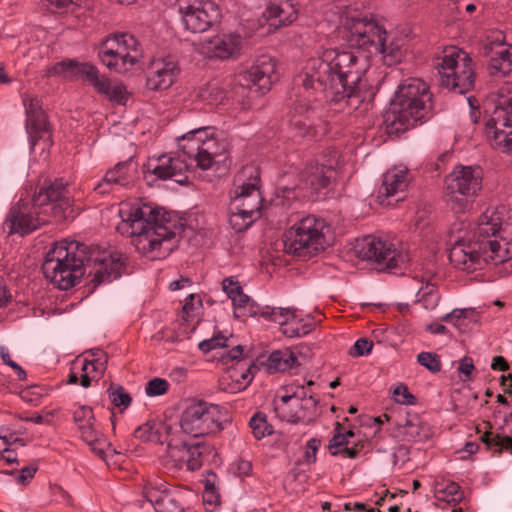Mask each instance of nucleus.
<instances>
[{"instance_id": "obj_41", "label": "nucleus", "mask_w": 512, "mask_h": 512, "mask_svg": "<svg viewBox=\"0 0 512 512\" xmlns=\"http://www.w3.org/2000/svg\"><path fill=\"white\" fill-rule=\"evenodd\" d=\"M231 301L236 318L252 317L258 314V306L244 292L237 297H232Z\"/></svg>"}, {"instance_id": "obj_24", "label": "nucleus", "mask_w": 512, "mask_h": 512, "mask_svg": "<svg viewBox=\"0 0 512 512\" xmlns=\"http://www.w3.org/2000/svg\"><path fill=\"white\" fill-rule=\"evenodd\" d=\"M21 98L25 108V127L29 134L31 148L34 149L40 139L44 140L45 146H50L52 144L50 125L42 109L41 100L27 92L23 93Z\"/></svg>"}, {"instance_id": "obj_5", "label": "nucleus", "mask_w": 512, "mask_h": 512, "mask_svg": "<svg viewBox=\"0 0 512 512\" xmlns=\"http://www.w3.org/2000/svg\"><path fill=\"white\" fill-rule=\"evenodd\" d=\"M450 242V262L457 269L468 273L481 269L489 262L498 265L512 259V237L501 240H476L471 233H466L453 225Z\"/></svg>"}, {"instance_id": "obj_56", "label": "nucleus", "mask_w": 512, "mask_h": 512, "mask_svg": "<svg viewBox=\"0 0 512 512\" xmlns=\"http://www.w3.org/2000/svg\"><path fill=\"white\" fill-rule=\"evenodd\" d=\"M394 396L396 397V401L401 404H412L415 399L405 385H399L396 387L394 390Z\"/></svg>"}, {"instance_id": "obj_47", "label": "nucleus", "mask_w": 512, "mask_h": 512, "mask_svg": "<svg viewBox=\"0 0 512 512\" xmlns=\"http://www.w3.org/2000/svg\"><path fill=\"white\" fill-rule=\"evenodd\" d=\"M417 361L421 366H424L432 373H437L441 370L439 356L435 353L421 352L417 355Z\"/></svg>"}, {"instance_id": "obj_53", "label": "nucleus", "mask_w": 512, "mask_h": 512, "mask_svg": "<svg viewBox=\"0 0 512 512\" xmlns=\"http://www.w3.org/2000/svg\"><path fill=\"white\" fill-rule=\"evenodd\" d=\"M0 357L6 365L10 366L15 370L19 380L26 379V372L15 361L11 359L9 350L5 346H0Z\"/></svg>"}, {"instance_id": "obj_17", "label": "nucleus", "mask_w": 512, "mask_h": 512, "mask_svg": "<svg viewBox=\"0 0 512 512\" xmlns=\"http://www.w3.org/2000/svg\"><path fill=\"white\" fill-rule=\"evenodd\" d=\"M359 257L373 261L380 271H393L404 268L409 262L407 252L398 249L393 243L372 235L364 237L357 245Z\"/></svg>"}, {"instance_id": "obj_2", "label": "nucleus", "mask_w": 512, "mask_h": 512, "mask_svg": "<svg viewBox=\"0 0 512 512\" xmlns=\"http://www.w3.org/2000/svg\"><path fill=\"white\" fill-rule=\"evenodd\" d=\"M124 263L118 253H90L85 244L59 241L46 253L42 263L45 278L61 290H68L87 274L94 286L121 276Z\"/></svg>"}, {"instance_id": "obj_6", "label": "nucleus", "mask_w": 512, "mask_h": 512, "mask_svg": "<svg viewBox=\"0 0 512 512\" xmlns=\"http://www.w3.org/2000/svg\"><path fill=\"white\" fill-rule=\"evenodd\" d=\"M432 95L428 85L418 78L401 83L385 113L389 133H402L428 118L432 111Z\"/></svg>"}, {"instance_id": "obj_62", "label": "nucleus", "mask_w": 512, "mask_h": 512, "mask_svg": "<svg viewBox=\"0 0 512 512\" xmlns=\"http://www.w3.org/2000/svg\"><path fill=\"white\" fill-rule=\"evenodd\" d=\"M512 419V413L509 415ZM496 445L499 446L500 449H506L510 451L512 454V437L511 436H497L495 439Z\"/></svg>"}, {"instance_id": "obj_19", "label": "nucleus", "mask_w": 512, "mask_h": 512, "mask_svg": "<svg viewBox=\"0 0 512 512\" xmlns=\"http://www.w3.org/2000/svg\"><path fill=\"white\" fill-rule=\"evenodd\" d=\"M338 164V152L336 150L325 151L300 172L299 185L318 193L327 188L336 178Z\"/></svg>"}, {"instance_id": "obj_22", "label": "nucleus", "mask_w": 512, "mask_h": 512, "mask_svg": "<svg viewBox=\"0 0 512 512\" xmlns=\"http://www.w3.org/2000/svg\"><path fill=\"white\" fill-rule=\"evenodd\" d=\"M33 199L46 217L51 215L54 218L63 219L72 212L71 196L62 181L55 180L42 187Z\"/></svg>"}, {"instance_id": "obj_48", "label": "nucleus", "mask_w": 512, "mask_h": 512, "mask_svg": "<svg viewBox=\"0 0 512 512\" xmlns=\"http://www.w3.org/2000/svg\"><path fill=\"white\" fill-rule=\"evenodd\" d=\"M109 399L116 407L127 408L131 404V397L122 386H117L115 389L112 386L108 389Z\"/></svg>"}, {"instance_id": "obj_57", "label": "nucleus", "mask_w": 512, "mask_h": 512, "mask_svg": "<svg viewBox=\"0 0 512 512\" xmlns=\"http://www.w3.org/2000/svg\"><path fill=\"white\" fill-rule=\"evenodd\" d=\"M194 300L195 296L190 294L186 299L185 303L182 308V319L186 322H189L193 320L196 317V314L194 313L195 307H194Z\"/></svg>"}, {"instance_id": "obj_28", "label": "nucleus", "mask_w": 512, "mask_h": 512, "mask_svg": "<svg viewBox=\"0 0 512 512\" xmlns=\"http://www.w3.org/2000/svg\"><path fill=\"white\" fill-rule=\"evenodd\" d=\"M454 225L466 233H471L472 237L476 240L506 239L501 236L503 232L501 216L492 208L486 209L473 225L464 222L455 223Z\"/></svg>"}, {"instance_id": "obj_60", "label": "nucleus", "mask_w": 512, "mask_h": 512, "mask_svg": "<svg viewBox=\"0 0 512 512\" xmlns=\"http://www.w3.org/2000/svg\"><path fill=\"white\" fill-rule=\"evenodd\" d=\"M36 471L37 467L33 465L22 468L17 478L18 482L21 484L27 483L34 477Z\"/></svg>"}, {"instance_id": "obj_26", "label": "nucleus", "mask_w": 512, "mask_h": 512, "mask_svg": "<svg viewBox=\"0 0 512 512\" xmlns=\"http://www.w3.org/2000/svg\"><path fill=\"white\" fill-rule=\"evenodd\" d=\"M203 53L209 58L237 59L241 56L245 41L237 32L217 34L202 43Z\"/></svg>"}, {"instance_id": "obj_59", "label": "nucleus", "mask_w": 512, "mask_h": 512, "mask_svg": "<svg viewBox=\"0 0 512 512\" xmlns=\"http://www.w3.org/2000/svg\"><path fill=\"white\" fill-rule=\"evenodd\" d=\"M473 370V360L470 357H464L458 367L459 373L464 375L463 380H469Z\"/></svg>"}, {"instance_id": "obj_11", "label": "nucleus", "mask_w": 512, "mask_h": 512, "mask_svg": "<svg viewBox=\"0 0 512 512\" xmlns=\"http://www.w3.org/2000/svg\"><path fill=\"white\" fill-rule=\"evenodd\" d=\"M99 58L111 71L125 74L141 57V45L134 35L124 32L108 35L101 43Z\"/></svg>"}, {"instance_id": "obj_23", "label": "nucleus", "mask_w": 512, "mask_h": 512, "mask_svg": "<svg viewBox=\"0 0 512 512\" xmlns=\"http://www.w3.org/2000/svg\"><path fill=\"white\" fill-rule=\"evenodd\" d=\"M143 495L156 512H183V493L170 487L159 477L149 479L143 487Z\"/></svg>"}, {"instance_id": "obj_51", "label": "nucleus", "mask_w": 512, "mask_h": 512, "mask_svg": "<svg viewBox=\"0 0 512 512\" xmlns=\"http://www.w3.org/2000/svg\"><path fill=\"white\" fill-rule=\"evenodd\" d=\"M373 348V342L367 338L358 339L350 350V355L360 357L368 355Z\"/></svg>"}, {"instance_id": "obj_20", "label": "nucleus", "mask_w": 512, "mask_h": 512, "mask_svg": "<svg viewBox=\"0 0 512 512\" xmlns=\"http://www.w3.org/2000/svg\"><path fill=\"white\" fill-rule=\"evenodd\" d=\"M211 452V445L204 441L194 444H172L169 442L166 455L163 457V464L169 470L177 471L186 468L188 471H197Z\"/></svg>"}, {"instance_id": "obj_21", "label": "nucleus", "mask_w": 512, "mask_h": 512, "mask_svg": "<svg viewBox=\"0 0 512 512\" xmlns=\"http://www.w3.org/2000/svg\"><path fill=\"white\" fill-rule=\"evenodd\" d=\"M182 23L193 33L207 31L220 18L218 6L210 0H179Z\"/></svg>"}, {"instance_id": "obj_39", "label": "nucleus", "mask_w": 512, "mask_h": 512, "mask_svg": "<svg viewBox=\"0 0 512 512\" xmlns=\"http://www.w3.org/2000/svg\"><path fill=\"white\" fill-rule=\"evenodd\" d=\"M491 75L505 76L512 71V48L501 47L494 53L488 64Z\"/></svg>"}, {"instance_id": "obj_33", "label": "nucleus", "mask_w": 512, "mask_h": 512, "mask_svg": "<svg viewBox=\"0 0 512 512\" xmlns=\"http://www.w3.org/2000/svg\"><path fill=\"white\" fill-rule=\"evenodd\" d=\"M107 362L108 356L104 351L92 350L91 358H84L81 362L80 384L88 388L92 380L99 379L104 374Z\"/></svg>"}, {"instance_id": "obj_12", "label": "nucleus", "mask_w": 512, "mask_h": 512, "mask_svg": "<svg viewBox=\"0 0 512 512\" xmlns=\"http://www.w3.org/2000/svg\"><path fill=\"white\" fill-rule=\"evenodd\" d=\"M55 73L69 72L71 75L83 79L93 87L102 97L112 103L125 105L129 100L130 93L127 87L118 80H112L89 63H77L74 61H63L54 67Z\"/></svg>"}, {"instance_id": "obj_10", "label": "nucleus", "mask_w": 512, "mask_h": 512, "mask_svg": "<svg viewBox=\"0 0 512 512\" xmlns=\"http://www.w3.org/2000/svg\"><path fill=\"white\" fill-rule=\"evenodd\" d=\"M479 166L458 165L445 177V199L452 210L463 212L482 190Z\"/></svg>"}, {"instance_id": "obj_13", "label": "nucleus", "mask_w": 512, "mask_h": 512, "mask_svg": "<svg viewBox=\"0 0 512 512\" xmlns=\"http://www.w3.org/2000/svg\"><path fill=\"white\" fill-rule=\"evenodd\" d=\"M485 134L496 146L512 151V82L498 89L494 108L486 116Z\"/></svg>"}, {"instance_id": "obj_63", "label": "nucleus", "mask_w": 512, "mask_h": 512, "mask_svg": "<svg viewBox=\"0 0 512 512\" xmlns=\"http://www.w3.org/2000/svg\"><path fill=\"white\" fill-rule=\"evenodd\" d=\"M491 368L493 370H500V371H506L509 369V365L504 357L502 356H496L493 358L491 363Z\"/></svg>"}, {"instance_id": "obj_16", "label": "nucleus", "mask_w": 512, "mask_h": 512, "mask_svg": "<svg viewBox=\"0 0 512 512\" xmlns=\"http://www.w3.org/2000/svg\"><path fill=\"white\" fill-rule=\"evenodd\" d=\"M220 406L206 401H197L188 405L181 414V430L193 437L216 433L223 429Z\"/></svg>"}, {"instance_id": "obj_45", "label": "nucleus", "mask_w": 512, "mask_h": 512, "mask_svg": "<svg viewBox=\"0 0 512 512\" xmlns=\"http://www.w3.org/2000/svg\"><path fill=\"white\" fill-rule=\"evenodd\" d=\"M313 327L314 322L312 320L303 323L301 319L297 318L296 313H294V319L291 320L285 328H282V332L288 337H301L310 333Z\"/></svg>"}, {"instance_id": "obj_30", "label": "nucleus", "mask_w": 512, "mask_h": 512, "mask_svg": "<svg viewBox=\"0 0 512 512\" xmlns=\"http://www.w3.org/2000/svg\"><path fill=\"white\" fill-rule=\"evenodd\" d=\"M243 351V346L237 345L227 352L222 351L219 355L224 364L236 361V367L229 372V377L236 382L238 390L245 389L252 381V369L255 368V365L249 359L242 358Z\"/></svg>"}, {"instance_id": "obj_46", "label": "nucleus", "mask_w": 512, "mask_h": 512, "mask_svg": "<svg viewBox=\"0 0 512 512\" xmlns=\"http://www.w3.org/2000/svg\"><path fill=\"white\" fill-rule=\"evenodd\" d=\"M255 220L256 218L239 209H232L229 215V224L238 233L247 230Z\"/></svg>"}, {"instance_id": "obj_52", "label": "nucleus", "mask_w": 512, "mask_h": 512, "mask_svg": "<svg viewBox=\"0 0 512 512\" xmlns=\"http://www.w3.org/2000/svg\"><path fill=\"white\" fill-rule=\"evenodd\" d=\"M222 289L230 300H232V297H237L243 292L242 286L234 277L225 278L222 281Z\"/></svg>"}, {"instance_id": "obj_4", "label": "nucleus", "mask_w": 512, "mask_h": 512, "mask_svg": "<svg viewBox=\"0 0 512 512\" xmlns=\"http://www.w3.org/2000/svg\"><path fill=\"white\" fill-rule=\"evenodd\" d=\"M178 146L181 154L177 156L161 155L150 159L145 165L146 177L154 175L156 179H174L175 182L183 184L187 180L184 173L191 167L192 162L207 170L221 161L228 145L225 140L216 138L210 127H200L179 137Z\"/></svg>"}, {"instance_id": "obj_50", "label": "nucleus", "mask_w": 512, "mask_h": 512, "mask_svg": "<svg viewBox=\"0 0 512 512\" xmlns=\"http://www.w3.org/2000/svg\"><path fill=\"white\" fill-rule=\"evenodd\" d=\"M226 338L223 336H215L207 340H203L199 343L198 347L203 353H208L217 348H225Z\"/></svg>"}, {"instance_id": "obj_61", "label": "nucleus", "mask_w": 512, "mask_h": 512, "mask_svg": "<svg viewBox=\"0 0 512 512\" xmlns=\"http://www.w3.org/2000/svg\"><path fill=\"white\" fill-rule=\"evenodd\" d=\"M12 299L4 279L0 276V308L5 307Z\"/></svg>"}, {"instance_id": "obj_34", "label": "nucleus", "mask_w": 512, "mask_h": 512, "mask_svg": "<svg viewBox=\"0 0 512 512\" xmlns=\"http://www.w3.org/2000/svg\"><path fill=\"white\" fill-rule=\"evenodd\" d=\"M129 163L119 162L109 169L102 180L95 185L94 190L99 194H106L114 190L116 186H127L130 183Z\"/></svg>"}, {"instance_id": "obj_31", "label": "nucleus", "mask_w": 512, "mask_h": 512, "mask_svg": "<svg viewBox=\"0 0 512 512\" xmlns=\"http://www.w3.org/2000/svg\"><path fill=\"white\" fill-rule=\"evenodd\" d=\"M263 17L274 28L291 24L298 17L294 0H272L263 12Z\"/></svg>"}, {"instance_id": "obj_32", "label": "nucleus", "mask_w": 512, "mask_h": 512, "mask_svg": "<svg viewBox=\"0 0 512 512\" xmlns=\"http://www.w3.org/2000/svg\"><path fill=\"white\" fill-rule=\"evenodd\" d=\"M410 181L409 171L405 167H394L383 175V182L378 190V199L383 204L389 197L403 193Z\"/></svg>"}, {"instance_id": "obj_3", "label": "nucleus", "mask_w": 512, "mask_h": 512, "mask_svg": "<svg viewBox=\"0 0 512 512\" xmlns=\"http://www.w3.org/2000/svg\"><path fill=\"white\" fill-rule=\"evenodd\" d=\"M122 222L117 229L132 237L136 249L151 260L167 257L177 246L180 226L169 212L151 204H123L119 210Z\"/></svg>"}, {"instance_id": "obj_49", "label": "nucleus", "mask_w": 512, "mask_h": 512, "mask_svg": "<svg viewBox=\"0 0 512 512\" xmlns=\"http://www.w3.org/2000/svg\"><path fill=\"white\" fill-rule=\"evenodd\" d=\"M169 389V383L162 378H153L145 386V392L150 397L161 396Z\"/></svg>"}, {"instance_id": "obj_37", "label": "nucleus", "mask_w": 512, "mask_h": 512, "mask_svg": "<svg viewBox=\"0 0 512 512\" xmlns=\"http://www.w3.org/2000/svg\"><path fill=\"white\" fill-rule=\"evenodd\" d=\"M170 426L162 421L149 420L134 431V437L142 442L163 444L167 441Z\"/></svg>"}, {"instance_id": "obj_7", "label": "nucleus", "mask_w": 512, "mask_h": 512, "mask_svg": "<svg viewBox=\"0 0 512 512\" xmlns=\"http://www.w3.org/2000/svg\"><path fill=\"white\" fill-rule=\"evenodd\" d=\"M313 381L306 385L288 384L281 387L275 400L278 417L292 424H311L318 416L319 399L312 391Z\"/></svg>"}, {"instance_id": "obj_38", "label": "nucleus", "mask_w": 512, "mask_h": 512, "mask_svg": "<svg viewBox=\"0 0 512 512\" xmlns=\"http://www.w3.org/2000/svg\"><path fill=\"white\" fill-rule=\"evenodd\" d=\"M398 426L404 440L408 442H423L429 438V429L417 414H407L399 421Z\"/></svg>"}, {"instance_id": "obj_58", "label": "nucleus", "mask_w": 512, "mask_h": 512, "mask_svg": "<svg viewBox=\"0 0 512 512\" xmlns=\"http://www.w3.org/2000/svg\"><path fill=\"white\" fill-rule=\"evenodd\" d=\"M319 446H320V441L315 438H312L307 442L306 452H305V457H306L307 462L313 463L316 461V452H317Z\"/></svg>"}, {"instance_id": "obj_8", "label": "nucleus", "mask_w": 512, "mask_h": 512, "mask_svg": "<svg viewBox=\"0 0 512 512\" xmlns=\"http://www.w3.org/2000/svg\"><path fill=\"white\" fill-rule=\"evenodd\" d=\"M330 226L313 215L298 220L282 236L284 250L299 257H311L329 244Z\"/></svg>"}, {"instance_id": "obj_64", "label": "nucleus", "mask_w": 512, "mask_h": 512, "mask_svg": "<svg viewBox=\"0 0 512 512\" xmlns=\"http://www.w3.org/2000/svg\"><path fill=\"white\" fill-rule=\"evenodd\" d=\"M252 464L247 460H239L237 462V472L240 476H248L251 473Z\"/></svg>"}, {"instance_id": "obj_1", "label": "nucleus", "mask_w": 512, "mask_h": 512, "mask_svg": "<svg viewBox=\"0 0 512 512\" xmlns=\"http://www.w3.org/2000/svg\"><path fill=\"white\" fill-rule=\"evenodd\" d=\"M301 100L295 105L290 125L300 137L315 136V127L325 118V103L346 100L352 108L370 104L371 94L362 90L364 72L360 57L353 51L327 49L311 58L304 68Z\"/></svg>"}, {"instance_id": "obj_55", "label": "nucleus", "mask_w": 512, "mask_h": 512, "mask_svg": "<svg viewBox=\"0 0 512 512\" xmlns=\"http://www.w3.org/2000/svg\"><path fill=\"white\" fill-rule=\"evenodd\" d=\"M53 7L63 11H74L81 7L85 0H47Z\"/></svg>"}, {"instance_id": "obj_14", "label": "nucleus", "mask_w": 512, "mask_h": 512, "mask_svg": "<svg viewBox=\"0 0 512 512\" xmlns=\"http://www.w3.org/2000/svg\"><path fill=\"white\" fill-rule=\"evenodd\" d=\"M341 34L349 47L367 53V58L377 55L382 49L381 40L387 32L372 18L347 17L343 21Z\"/></svg>"}, {"instance_id": "obj_36", "label": "nucleus", "mask_w": 512, "mask_h": 512, "mask_svg": "<svg viewBox=\"0 0 512 512\" xmlns=\"http://www.w3.org/2000/svg\"><path fill=\"white\" fill-rule=\"evenodd\" d=\"M268 373L287 372L301 365L299 357L290 349L273 351L263 363Z\"/></svg>"}, {"instance_id": "obj_25", "label": "nucleus", "mask_w": 512, "mask_h": 512, "mask_svg": "<svg viewBox=\"0 0 512 512\" xmlns=\"http://www.w3.org/2000/svg\"><path fill=\"white\" fill-rule=\"evenodd\" d=\"M278 80L276 61L270 57L259 59L249 69L239 73L238 81L243 87L260 94L267 93L274 82Z\"/></svg>"}, {"instance_id": "obj_40", "label": "nucleus", "mask_w": 512, "mask_h": 512, "mask_svg": "<svg viewBox=\"0 0 512 512\" xmlns=\"http://www.w3.org/2000/svg\"><path fill=\"white\" fill-rule=\"evenodd\" d=\"M435 496L440 501H445L454 506L460 503L464 494L461 491V487L454 481H437L435 487Z\"/></svg>"}, {"instance_id": "obj_27", "label": "nucleus", "mask_w": 512, "mask_h": 512, "mask_svg": "<svg viewBox=\"0 0 512 512\" xmlns=\"http://www.w3.org/2000/svg\"><path fill=\"white\" fill-rule=\"evenodd\" d=\"M73 419L80 432V437L85 441L91 450L103 457L105 446H108L104 435L95 427V417L91 407L79 406L73 413Z\"/></svg>"}, {"instance_id": "obj_29", "label": "nucleus", "mask_w": 512, "mask_h": 512, "mask_svg": "<svg viewBox=\"0 0 512 512\" xmlns=\"http://www.w3.org/2000/svg\"><path fill=\"white\" fill-rule=\"evenodd\" d=\"M180 73V68L170 58L154 59L147 70L146 87L152 91L166 90L173 85Z\"/></svg>"}, {"instance_id": "obj_9", "label": "nucleus", "mask_w": 512, "mask_h": 512, "mask_svg": "<svg viewBox=\"0 0 512 512\" xmlns=\"http://www.w3.org/2000/svg\"><path fill=\"white\" fill-rule=\"evenodd\" d=\"M435 68L440 86L465 94L475 84V72L471 58L455 47L447 48L437 57Z\"/></svg>"}, {"instance_id": "obj_42", "label": "nucleus", "mask_w": 512, "mask_h": 512, "mask_svg": "<svg viewBox=\"0 0 512 512\" xmlns=\"http://www.w3.org/2000/svg\"><path fill=\"white\" fill-rule=\"evenodd\" d=\"M294 313L295 310L293 308L267 307L264 311L260 312V315L266 319L278 323L282 328H285L286 325H288L290 321L294 319Z\"/></svg>"}, {"instance_id": "obj_54", "label": "nucleus", "mask_w": 512, "mask_h": 512, "mask_svg": "<svg viewBox=\"0 0 512 512\" xmlns=\"http://www.w3.org/2000/svg\"><path fill=\"white\" fill-rule=\"evenodd\" d=\"M467 313L468 311L464 309H454L443 317V321L450 322L454 326L461 328L464 326Z\"/></svg>"}, {"instance_id": "obj_43", "label": "nucleus", "mask_w": 512, "mask_h": 512, "mask_svg": "<svg viewBox=\"0 0 512 512\" xmlns=\"http://www.w3.org/2000/svg\"><path fill=\"white\" fill-rule=\"evenodd\" d=\"M381 47L382 49L377 52V55H382L386 64L393 65L401 60L403 51L401 45L398 42L392 41L387 46L386 35H383L381 40Z\"/></svg>"}, {"instance_id": "obj_35", "label": "nucleus", "mask_w": 512, "mask_h": 512, "mask_svg": "<svg viewBox=\"0 0 512 512\" xmlns=\"http://www.w3.org/2000/svg\"><path fill=\"white\" fill-rule=\"evenodd\" d=\"M341 425L337 423L335 433L329 441L328 449L331 455L341 456L342 458L355 459L358 457L363 445L355 444L349 447V438L354 436L351 430L344 433L341 432Z\"/></svg>"}, {"instance_id": "obj_15", "label": "nucleus", "mask_w": 512, "mask_h": 512, "mask_svg": "<svg viewBox=\"0 0 512 512\" xmlns=\"http://www.w3.org/2000/svg\"><path fill=\"white\" fill-rule=\"evenodd\" d=\"M261 205L259 170L254 165L244 166L234 176L231 209L242 210L257 219L260 216Z\"/></svg>"}, {"instance_id": "obj_44", "label": "nucleus", "mask_w": 512, "mask_h": 512, "mask_svg": "<svg viewBox=\"0 0 512 512\" xmlns=\"http://www.w3.org/2000/svg\"><path fill=\"white\" fill-rule=\"evenodd\" d=\"M249 426L253 436L257 440H261L273 433V426L267 422L266 415L263 413H256L252 416L249 421Z\"/></svg>"}, {"instance_id": "obj_18", "label": "nucleus", "mask_w": 512, "mask_h": 512, "mask_svg": "<svg viewBox=\"0 0 512 512\" xmlns=\"http://www.w3.org/2000/svg\"><path fill=\"white\" fill-rule=\"evenodd\" d=\"M48 222V218L34 199H20L10 209L3 223L8 234L27 235Z\"/></svg>"}]
</instances>
